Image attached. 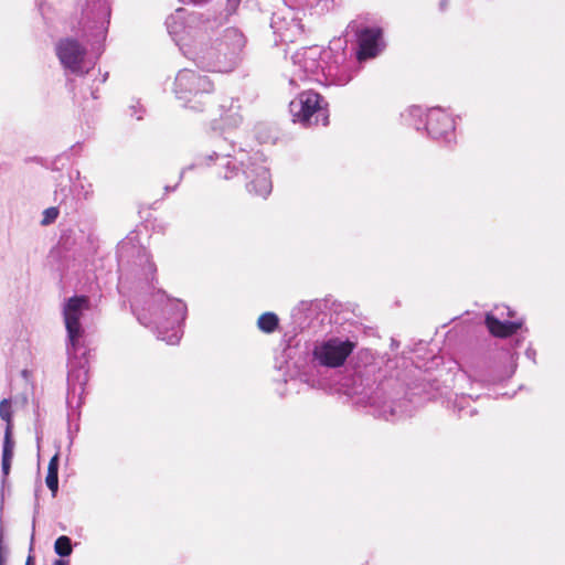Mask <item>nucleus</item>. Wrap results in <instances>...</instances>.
I'll list each match as a JSON object with an SVG mask.
<instances>
[{"label": "nucleus", "instance_id": "obj_1", "mask_svg": "<svg viewBox=\"0 0 565 565\" xmlns=\"http://www.w3.org/2000/svg\"><path fill=\"white\" fill-rule=\"evenodd\" d=\"M110 17L106 0H77L71 18V28L77 38L90 45L93 58L88 56L78 39L66 36L55 44V53L66 74L84 76L92 71L102 53Z\"/></svg>", "mask_w": 565, "mask_h": 565}, {"label": "nucleus", "instance_id": "obj_2", "mask_svg": "<svg viewBox=\"0 0 565 565\" xmlns=\"http://www.w3.org/2000/svg\"><path fill=\"white\" fill-rule=\"evenodd\" d=\"M130 308L138 321L145 327H154L158 339L168 344H177L181 337V324L188 313L186 305L177 298H170L154 285H135Z\"/></svg>", "mask_w": 565, "mask_h": 565}, {"label": "nucleus", "instance_id": "obj_3", "mask_svg": "<svg viewBox=\"0 0 565 565\" xmlns=\"http://www.w3.org/2000/svg\"><path fill=\"white\" fill-rule=\"evenodd\" d=\"M209 23V17L200 12H186L183 8L177 9L166 20L168 32L184 57L201 70L226 73L214 39L200 33L207 29Z\"/></svg>", "mask_w": 565, "mask_h": 565}, {"label": "nucleus", "instance_id": "obj_4", "mask_svg": "<svg viewBox=\"0 0 565 565\" xmlns=\"http://www.w3.org/2000/svg\"><path fill=\"white\" fill-rule=\"evenodd\" d=\"M215 158L214 173L223 179L231 180L243 175L246 180V190L254 195L266 199L273 189L269 169L265 166V157L260 152H248L244 149H233V152L213 151L206 160Z\"/></svg>", "mask_w": 565, "mask_h": 565}, {"label": "nucleus", "instance_id": "obj_5", "mask_svg": "<svg viewBox=\"0 0 565 565\" xmlns=\"http://www.w3.org/2000/svg\"><path fill=\"white\" fill-rule=\"evenodd\" d=\"M98 238L93 233L83 231L65 232L52 252V255L58 259L61 269L71 279H77L84 282H97L111 278L106 277L103 270H93L89 259L97 253Z\"/></svg>", "mask_w": 565, "mask_h": 565}, {"label": "nucleus", "instance_id": "obj_6", "mask_svg": "<svg viewBox=\"0 0 565 565\" xmlns=\"http://www.w3.org/2000/svg\"><path fill=\"white\" fill-rule=\"evenodd\" d=\"M374 379L370 376V370L356 372L351 379V386L348 395L355 397L356 404L369 406L372 414L385 420H396L409 414V401L405 398H393L386 391L388 383H381L374 386Z\"/></svg>", "mask_w": 565, "mask_h": 565}, {"label": "nucleus", "instance_id": "obj_7", "mask_svg": "<svg viewBox=\"0 0 565 565\" xmlns=\"http://www.w3.org/2000/svg\"><path fill=\"white\" fill-rule=\"evenodd\" d=\"M118 279H135L139 282H152L156 277V265L151 262L148 250L141 246L136 236H127L117 246Z\"/></svg>", "mask_w": 565, "mask_h": 565}, {"label": "nucleus", "instance_id": "obj_8", "mask_svg": "<svg viewBox=\"0 0 565 565\" xmlns=\"http://www.w3.org/2000/svg\"><path fill=\"white\" fill-rule=\"evenodd\" d=\"M173 92L184 107L194 111H204L211 104L214 83L207 75L184 68L175 76Z\"/></svg>", "mask_w": 565, "mask_h": 565}, {"label": "nucleus", "instance_id": "obj_9", "mask_svg": "<svg viewBox=\"0 0 565 565\" xmlns=\"http://www.w3.org/2000/svg\"><path fill=\"white\" fill-rule=\"evenodd\" d=\"M88 308L89 298L86 296H73L64 303L63 316L68 340L66 351L71 361L86 353L81 318Z\"/></svg>", "mask_w": 565, "mask_h": 565}, {"label": "nucleus", "instance_id": "obj_10", "mask_svg": "<svg viewBox=\"0 0 565 565\" xmlns=\"http://www.w3.org/2000/svg\"><path fill=\"white\" fill-rule=\"evenodd\" d=\"M324 98L312 89H307L298 94L289 104V110L295 122H301L303 126L318 125L323 126L329 122V111Z\"/></svg>", "mask_w": 565, "mask_h": 565}, {"label": "nucleus", "instance_id": "obj_11", "mask_svg": "<svg viewBox=\"0 0 565 565\" xmlns=\"http://www.w3.org/2000/svg\"><path fill=\"white\" fill-rule=\"evenodd\" d=\"M499 361H510L513 363V354L509 351H503L499 355ZM466 372L472 381L484 384H493L509 379L515 371V364H511L510 367L500 371L497 367L495 361L484 354L471 355L466 362Z\"/></svg>", "mask_w": 565, "mask_h": 565}, {"label": "nucleus", "instance_id": "obj_12", "mask_svg": "<svg viewBox=\"0 0 565 565\" xmlns=\"http://www.w3.org/2000/svg\"><path fill=\"white\" fill-rule=\"evenodd\" d=\"M214 42L220 51L225 72L234 71L243 61L247 46V38L244 32L235 26L224 29Z\"/></svg>", "mask_w": 565, "mask_h": 565}, {"label": "nucleus", "instance_id": "obj_13", "mask_svg": "<svg viewBox=\"0 0 565 565\" xmlns=\"http://www.w3.org/2000/svg\"><path fill=\"white\" fill-rule=\"evenodd\" d=\"M294 71L289 77V85L296 87L298 81L313 79L321 82L320 73L324 58L319 46L302 47L291 56Z\"/></svg>", "mask_w": 565, "mask_h": 565}, {"label": "nucleus", "instance_id": "obj_14", "mask_svg": "<svg viewBox=\"0 0 565 565\" xmlns=\"http://www.w3.org/2000/svg\"><path fill=\"white\" fill-rule=\"evenodd\" d=\"M455 120L440 107H433L426 113L425 130L427 135L444 145L456 141Z\"/></svg>", "mask_w": 565, "mask_h": 565}, {"label": "nucleus", "instance_id": "obj_15", "mask_svg": "<svg viewBox=\"0 0 565 565\" xmlns=\"http://www.w3.org/2000/svg\"><path fill=\"white\" fill-rule=\"evenodd\" d=\"M354 349L350 340L331 338L317 344L313 350L315 360L328 367L341 366Z\"/></svg>", "mask_w": 565, "mask_h": 565}, {"label": "nucleus", "instance_id": "obj_16", "mask_svg": "<svg viewBox=\"0 0 565 565\" xmlns=\"http://www.w3.org/2000/svg\"><path fill=\"white\" fill-rule=\"evenodd\" d=\"M270 28L278 41L292 43L301 36L303 29L292 9L286 7L273 13Z\"/></svg>", "mask_w": 565, "mask_h": 565}, {"label": "nucleus", "instance_id": "obj_17", "mask_svg": "<svg viewBox=\"0 0 565 565\" xmlns=\"http://www.w3.org/2000/svg\"><path fill=\"white\" fill-rule=\"evenodd\" d=\"M514 312L507 306H498L494 313L489 312L486 316V326L489 332L499 338H505L514 334L521 327L523 321H502L501 318H511Z\"/></svg>", "mask_w": 565, "mask_h": 565}, {"label": "nucleus", "instance_id": "obj_18", "mask_svg": "<svg viewBox=\"0 0 565 565\" xmlns=\"http://www.w3.org/2000/svg\"><path fill=\"white\" fill-rule=\"evenodd\" d=\"M359 50L356 53L359 61L373 58L384 49L383 32L380 28H365L360 31L358 36Z\"/></svg>", "mask_w": 565, "mask_h": 565}, {"label": "nucleus", "instance_id": "obj_19", "mask_svg": "<svg viewBox=\"0 0 565 565\" xmlns=\"http://www.w3.org/2000/svg\"><path fill=\"white\" fill-rule=\"evenodd\" d=\"M12 412H11V403L8 399H2L0 403V417L6 422L4 429V439H3V448H2V463L1 469L3 477H8L11 469V461L13 458V449H14V440L12 438Z\"/></svg>", "mask_w": 565, "mask_h": 565}, {"label": "nucleus", "instance_id": "obj_20", "mask_svg": "<svg viewBox=\"0 0 565 565\" xmlns=\"http://www.w3.org/2000/svg\"><path fill=\"white\" fill-rule=\"evenodd\" d=\"M72 190L67 186H61L54 192V200L58 202L57 206H51L43 211V218L41 224L46 226L53 224L58 217L60 211H63L66 215L75 212L77 210L76 201L74 196L70 195Z\"/></svg>", "mask_w": 565, "mask_h": 565}, {"label": "nucleus", "instance_id": "obj_21", "mask_svg": "<svg viewBox=\"0 0 565 565\" xmlns=\"http://www.w3.org/2000/svg\"><path fill=\"white\" fill-rule=\"evenodd\" d=\"M343 55L337 56L331 63L324 62L320 73L321 82L326 81L330 84L340 86L348 84L352 79L353 74L351 72V66L343 64Z\"/></svg>", "mask_w": 565, "mask_h": 565}, {"label": "nucleus", "instance_id": "obj_22", "mask_svg": "<svg viewBox=\"0 0 565 565\" xmlns=\"http://www.w3.org/2000/svg\"><path fill=\"white\" fill-rule=\"evenodd\" d=\"M87 381L88 373L82 362H78V365L71 362L67 375V402L70 404L73 403L76 397L79 398L83 395Z\"/></svg>", "mask_w": 565, "mask_h": 565}, {"label": "nucleus", "instance_id": "obj_23", "mask_svg": "<svg viewBox=\"0 0 565 565\" xmlns=\"http://www.w3.org/2000/svg\"><path fill=\"white\" fill-rule=\"evenodd\" d=\"M221 109H222V119L224 120V122L227 125V126H231V127H237L243 118H242V115L239 114V110H241V105L238 103V99H231L227 103H223L221 104Z\"/></svg>", "mask_w": 565, "mask_h": 565}, {"label": "nucleus", "instance_id": "obj_24", "mask_svg": "<svg viewBox=\"0 0 565 565\" xmlns=\"http://www.w3.org/2000/svg\"><path fill=\"white\" fill-rule=\"evenodd\" d=\"M405 124L413 126L416 130H420L426 122V113L420 106H411L402 114Z\"/></svg>", "mask_w": 565, "mask_h": 565}, {"label": "nucleus", "instance_id": "obj_25", "mask_svg": "<svg viewBox=\"0 0 565 565\" xmlns=\"http://www.w3.org/2000/svg\"><path fill=\"white\" fill-rule=\"evenodd\" d=\"M45 482L55 497L58 490V454H55L49 462Z\"/></svg>", "mask_w": 565, "mask_h": 565}, {"label": "nucleus", "instance_id": "obj_26", "mask_svg": "<svg viewBox=\"0 0 565 565\" xmlns=\"http://www.w3.org/2000/svg\"><path fill=\"white\" fill-rule=\"evenodd\" d=\"M279 324V318L274 312H265L257 320L258 329L264 333H273Z\"/></svg>", "mask_w": 565, "mask_h": 565}, {"label": "nucleus", "instance_id": "obj_27", "mask_svg": "<svg viewBox=\"0 0 565 565\" xmlns=\"http://www.w3.org/2000/svg\"><path fill=\"white\" fill-rule=\"evenodd\" d=\"M77 182H74L73 191L75 192L77 199L88 200L92 198L93 190L90 183H85L81 180L79 171H76Z\"/></svg>", "mask_w": 565, "mask_h": 565}, {"label": "nucleus", "instance_id": "obj_28", "mask_svg": "<svg viewBox=\"0 0 565 565\" xmlns=\"http://www.w3.org/2000/svg\"><path fill=\"white\" fill-rule=\"evenodd\" d=\"M54 552L61 557H67L73 552L72 541L66 535H61L54 543Z\"/></svg>", "mask_w": 565, "mask_h": 565}, {"label": "nucleus", "instance_id": "obj_29", "mask_svg": "<svg viewBox=\"0 0 565 565\" xmlns=\"http://www.w3.org/2000/svg\"><path fill=\"white\" fill-rule=\"evenodd\" d=\"M322 0H284L286 7L296 10V9H315L317 8Z\"/></svg>", "mask_w": 565, "mask_h": 565}, {"label": "nucleus", "instance_id": "obj_30", "mask_svg": "<svg viewBox=\"0 0 565 565\" xmlns=\"http://www.w3.org/2000/svg\"><path fill=\"white\" fill-rule=\"evenodd\" d=\"M211 154L212 153H210V156ZM206 157H209V154H201V156H199L196 158L195 163H193V164L182 169L181 172H180V175H179V181H177L175 185L178 186V184H180V181L182 180V178H183V175H184L186 170H192L194 167H201V166L214 167L215 168V164H214L215 163V159L212 160V161H209V160H206Z\"/></svg>", "mask_w": 565, "mask_h": 565}, {"label": "nucleus", "instance_id": "obj_31", "mask_svg": "<svg viewBox=\"0 0 565 565\" xmlns=\"http://www.w3.org/2000/svg\"><path fill=\"white\" fill-rule=\"evenodd\" d=\"M465 403H467V398L463 396L460 397L459 399H456V402H455V407L457 408L459 416H465V415L472 416L476 413V411L472 408L467 409V407L465 406Z\"/></svg>", "mask_w": 565, "mask_h": 565}, {"label": "nucleus", "instance_id": "obj_32", "mask_svg": "<svg viewBox=\"0 0 565 565\" xmlns=\"http://www.w3.org/2000/svg\"><path fill=\"white\" fill-rule=\"evenodd\" d=\"M241 2L242 0H226L227 15H232L233 13H235Z\"/></svg>", "mask_w": 565, "mask_h": 565}, {"label": "nucleus", "instance_id": "obj_33", "mask_svg": "<svg viewBox=\"0 0 565 565\" xmlns=\"http://www.w3.org/2000/svg\"><path fill=\"white\" fill-rule=\"evenodd\" d=\"M130 116L136 117V119L140 120L142 118L141 115V106L139 104L130 106Z\"/></svg>", "mask_w": 565, "mask_h": 565}, {"label": "nucleus", "instance_id": "obj_34", "mask_svg": "<svg viewBox=\"0 0 565 565\" xmlns=\"http://www.w3.org/2000/svg\"><path fill=\"white\" fill-rule=\"evenodd\" d=\"M6 563V555H4V547L2 546V527L0 526V565H4Z\"/></svg>", "mask_w": 565, "mask_h": 565}, {"label": "nucleus", "instance_id": "obj_35", "mask_svg": "<svg viewBox=\"0 0 565 565\" xmlns=\"http://www.w3.org/2000/svg\"><path fill=\"white\" fill-rule=\"evenodd\" d=\"M179 1L182 2V3H192V4H195V6H199V4L206 3L209 0H179Z\"/></svg>", "mask_w": 565, "mask_h": 565}, {"label": "nucleus", "instance_id": "obj_36", "mask_svg": "<svg viewBox=\"0 0 565 565\" xmlns=\"http://www.w3.org/2000/svg\"><path fill=\"white\" fill-rule=\"evenodd\" d=\"M526 355H527V358H530V359H532L534 361V359H535V351L532 350V349H527L526 350Z\"/></svg>", "mask_w": 565, "mask_h": 565}, {"label": "nucleus", "instance_id": "obj_37", "mask_svg": "<svg viewBox=\"0 0 565 565\" xmlns=\"http://www.w3.org/2000/svg\"><path fill=\"white\" fill-rule=\"evenodd\" d=\"M53 565H68V562L64 559H55Z\"/></svg>", "mask_w": 565, "mask_h": 565}, {"label": "nucleus", "instance_id": "obj_38", "mask_svg": "<svg viewBox=\"0 0 565 565\" xmlns=\"http://www.w3.org/2000/svg\"><path fill=\"white\" fill-rule=\"evenodd\" d=\"M25 565H34L33 556L29 555Z\"/></svg>", "mask_w": 565, "mask_h": 565}, {"label": "nucleus", "instance_id": "obj_39", "mask_svg": "<svg viewBox=\"0 0 565 565\" xmlns=\"http://www.w3.org/2000/svg\"><path fill=\"white\" fill-rule=\"evenodd\" d=\"M175 189H177V185H174V186H169V185H167V186L164 188V191L168 193V192L174 191Z\"/></svg>", "mask_w": 565, "mask_h": 565}, {"label": "nucleus", "instance_id": "obj_40", "mask_svg": "<svg viewBox=\"0 0 565 565\" xmlns=\"http://www.w3.org/2000/svg\"><path fill=\"white\" fill-rule=\"evenodd\" d=\"M447 6V1L446 0H441L440 3H439V7L441 10H444Z\"/></svg>", "mask_w": 565, "mask_h": 565}, {"label": "nucleus", "instance_id": "obj_41", "mask_svg": "<svg viewBox=\"0 0 565 565\" xmlns=\"http://www.w3.org/2000/svg\"><path fill=\"white\" fill-rule=\"evenodd\" d=\"M108 78V73H105L100 79V83H105Z\"/></svg>", "mask_w": 565, "mask_h": 565}, {"label": "nucleus", "instance_id": "obj_42", "mask_svg": "<svg viewBox=\"0 0 565 565\" xmlns=\"http://www.w3.org/2000/svg\"><path fill=\"white\" fill-rule=\"evenodd\" d=\"M90 95H92V97H93L94 99H96V98H97V95H96V92H95V90H92Z\"/></svg>", "mask_w": 565, "mask_h": 565}, {"label": "nucleus", "instance_id": "obj_43", "mask_svg": "<svg viewBox=\"0 0 565 565\" xmlns=\"http://www.w3.org/2000/svg\"><path fill=\"white\" fill-rule=\"evenodd\" d=\"M32 525H33V527L35 526V519H33Z\"/></svg>", "mask_w": 565, "mask_h": 565}]
</instances>
